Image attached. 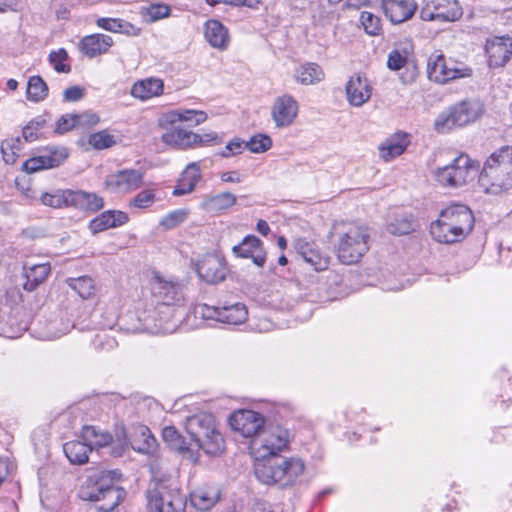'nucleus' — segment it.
<instances>
[{"label": "nucleus", "instance_id": "f257e3e1", "mask_svg": "<svg viewBox=\"0 0 512 512\" xmlns=\"http://www.w3.org/2000/svg\"><path fill=\"white\" fill-rule=\"evenodd\" d=\"M474 227L472 211L463 204H453L441 210L430 225V233L439 243L453 244L462 241Z\"/></svg>", "mask_w": 512, "mask_h": 512}, {"label": "nucleus", "instance_id": "f03ea898", "mask_svg": "<svg viewBox=\"0 0 512 512\" xmlns=\"http://www.w3.org/2000/svg\"><path fill=\"white\" fill-rule=\"evenodd\" d=\"M305 471V463L298 457H270L255 463L254 473L263 484L281 489L295 486Z\"/></svg>", "mask_w": 512, "mask_h": 512}, {"label": "nucleus", "instance_id": "7ed1b4c3", "mask_svg": "<svg viewBox=\"0 0 512 512\" xmlns=\"http://www.w3.org/2000/svg\"><path fill=\"white\" fill-rule=\"evenodd\" d=\"M479 185L485 193L498 194L512 186V147L503 146L486 160L479 174Z\"/></svg>", "mask_w": 512, "mask_h": 512}, {"label": "nucleus", "instance_id": "20e7f679", "mask_svg": "<svg viewBox=\"0 0 512 512\" xmlns=\"http://www.w3.org/2000/svg\"><path fill=\"white\" fill-rule=\"evenodd\" d=\"M81 499L94 504L98 512H118L117 507L126 498L124 488L114 485L107 476L89 477L79 491Z\"/></svg>", "mask_w": 512, "mask_h": 512}, {"label": "nucleus", "instance_id": "39448f33", "mask_svg": "<svg viewBox=\"0 0 512 512\" xmlns=\"http://www.w3.org/2000/svg\"><path fill=\"white\" fill-rule=\"evenodd\" d=\"M368 228L356 224L342 225L337 231L336 255L346 265L358 263L370 248Z\"/></svg>", "mask_w": 512, "mask_h": 512}, {"label": "nucleus", "instance_id": "423d86ee", "mask_svg": "<svg viewBox=\"0 0 512 512\" xmlns=\"http://www.w3.org/2000/svg\"><path fill=\"white\" fill-rule=\"evenodd\" d=\"M186 429L198 448L206 454L217 456L225 449V441L210 413H198L187 419Z\"/></svg>", "mask_w": 512, "mask_h": 512}, {"label": "nucleus", "instance_id": "0eeeda50", "mask_svg": "<svg viewBox=\"0 0 512 512\" xmlns=\"http://www.w3.org/2000/svg\"><path fill=\"white\" fill-rule=\"evenodd\" d=\"M478 172V164L467 154H460L449 164L437 167L433 171V177L441 187L456 189L472 182Z\"/></svg>", "mask_w": 512, "mask_h": 512}, {"label": "nucleus", "instance_id": "6e6552de", "mask_svg": "<svg viewBox=\"0 0 512 512\" xmlns=\"http://www.w3.org/2000/svg\"><path fill=\"white\" fill-rule=\"evenodd\" d=\"M290 432L279 425H265V427L250 442L251 453L256 462L264 461L270 457H278L279 453L289 448Z\"/></svg>", "mask_w": 512, "mask_h": 512}, {"label": "nucleus", "instance_id": "1a4fd4ad", "mask_svg": "<svg viewBox=\"0 0 512 512\" xmlns=\"http://www.w3.org/2000/svg\"><path fill=\"white\" fill-rule=\"evenodd\" d=\"M483 112L482 104L474 100H465L450 106L441 112L434 122L435 130L446 133L455 127H462L477 120Z\"/></svg>", "mask_w": 512, "mask_h": 512}, {"label": "nucleus", "instance_id": "9d476101", "mask_svg": "<svg viewBox=\"0 0 512 512\" xmlns=\"http://www.w3.org/2000/svg\"><path fill=\"white\" fill-rule=\"evenodd\" d=\"M147 512H185L186 495L164 483H156L146 491Z\"/></svg>", "mask_w": 512, "mask_h": 512}, {"label": "nucleus", "instance_id": "9b49d317", "mask_svg": "<svg viewBox=\"0 0 512 512\" xmlns=\"http://www.w3.org/2000/svg\"><path fill=\"white\" fill-rule=\"evenodd\" d=\"M427 73L431 81L445 84L451 80L470 76L471 69L447 60L442 54H434L428 59Z\"/></svg>", "mask_w": 512, "mask_h": 512}, {"label": "nucleus", "instance_id": "f8f14e48", "mask_svg": "<svg viewBox=\"0 0 512 512\" xmlns=\"http://www.w3.org/2000/svg\"><path fill=\"white\" fill-rule=\"evenodd\" d=\"M81 438L88 444L91 450L113 444V454L115 456H121L124 450L128 448V437L123 428L114 439L110 433L102 431L96 426L85 425L81 431Z\"/></svg>", "mask_w": 512, "mask_h": 512}, {"label": "nucleus", "instance_id": "ddd939ff", "mask_svg": "<svg viewBox=\"0 0 512 512\" xmlns=\"http://www.w3.org/2000/svg\"><path fill=\"white\" fill-rule=\"evenodd\" d=\"M463 15V9L457 0H431L420 11L423 21L455 22Z\"/></svg>", "mask_w": 512, "mask_h": 512}, {"label": "nucleus", "instance_id": "4468645a", "mask_svg": "<svg viewBox=\"0 0 512 512\" xmlns=\"http://www.w3.org/2000/svg\"><path fill=\"white\" fill-rule=\"evenodd\" d=\"M144 174L138 169H122L106 176L104 187L117 195L130 194L141 187Z\"/></svg>", "mask_w": 512, "mask_h": 512}, {"label": "nucleus", "instance_id": "2eb2a0df", "mask_svg": "<svg viewBox=\"0 0 512 512\" xmlns=\"http://www.w3.org/2000/svg\"><path fill=\"white\" fill-rule=\"evenodd\" d=\"M151 293L157 303L174 305L183 299V285L174 278L155 273L151 279Z\"/></svg>", "mask_w": 512, "mask_h": 512}, {"label": "nucleus", "instance_id": "dca6fc26", "mask_svg": "<svg viewBox=\"0 0 512 512\" xmlns=\"http://www.w3.org/2000/svg\"><path fill=\"white\" fill-rule=\"evenodd\" d=\"M68 155L67 148L63 146H48L40 150L38 155L27 159L23 163L22 169L31 174L43 169L58 167L67 159Z\"/></svg>", "mask_w": 512, "mask_h": 512}, {"label": "nucleus", "instance_id": "f3484780", "mask_svg": "<svg viewBox=\"0 0 512 512\" xmlns=\"http://www.w3.org/2000/svg\"><path fill=\"white\" fill-rule=\"evenodd\" d=\"M83 323L84 322H28V333L35 339L51 341L66 335L72 329L79 331L86 330V327L79 325Z\"/></svg>", "mask_w": 512, "mask_h": 512}, {"label": "nucleus", "instance_id": "a211bd4d", "mask_svg": "<svg viewBox=\"0 0 512 512\" xmlns=\"http://www.w3.org/2000/svg\"><path fill=\"white\" fill-rule=\"evenodd\" d=\"M194 318L201 320H247L248 312L243 304L229 307H214L198 304L193 310Z\"/></svg>", "mask_w": 512, "mask_h": 512}, {"label": "nucleus", "instance_id": "6ab92c4d", "mask_svg": "<svg viewBox=\"0 0 512 512\" xmlns=\"http://www.w3.org/2000/svg\"><path fill=\"white\" fill-rule=\"evenodd\" d=\"M231 428L246 438H254L265 427L262 414L253 410H239L229 418Z\"/></svg>", "mask_w": 512, "mask_h": 512}, {"label": "nucleus", "instance_id": "aec40b11", "mask_svg": "<svg viewBox=\"0 0 512 512\" xmlns=\"http://www.w3.org/2000/svg\"><path fill=\"white\" fill-rule=\"evenodd\" d=\"M299 104L289 94H283L275 98L271 107V118L277 128L291 126L298 116Z\"/></svg>", "mask_w": 512, "mask_h": 512}, {"label": "nucleus", "instance_id": "412c9836", "mask_svg": "<svg viewBox=\"0 0 512 512\" xmlns=\"http://www.w3.org/2000/svg\"><path fill=\"white\" fill-rule=\"evenodd\" d=\"M196 271L199 277L209 284L222 282L227 274L223 259L214 254H207L198 261Z\"/></svg>", "mask_w": 512, "mask_h": 512}, {"label": "nucleus", "instance_id": "4be33fe9", "mask_svg": "<svg viewBox=\"0 0 512 512\" xmlns=\"http://www.w3.org/2000/svg\"><path fill=\"white\" fill-rule=\"evenodd\" d=\"M384 15L393 24L406 22L417 10L415 0H381Z\"/></svg>", "mask_w": 512, "mask_h": 512}, {"label": "nucleus", "instance_id": "5701e85b", "mask_svg": "<svg viewBox=\"0 0 512 512\" xmlns=\"http://www.w3.org/2000/svg\"><path fill=\"white\" fill-rule=\"evenodd\" d=\"M490 67L504 66L512 55V38L495 37L488 40L485 46Z\"/></svg>", "mask_w": 512, "mask_h": 512}, {"label": "nucleus", "instance_id": "b1692460", "mask_svg": "<svg viewBox=\"0 0 512 512\" xmlns=\"http://www.w3.org/2000/svg\"><path fill=\"white\" fill-rule=\"evenodd\" d=\"M125 325H118L114 323L110 329H115L116 326L126 333L137 334L147 333L150 335H166L171 334L179 329L176 322H124Z\"/></svg>", "mask_w": 512, "mask_h": 512}, {"label": "nucleus", "instance_id": "393cba45", "mask_svg": "<svg viewBox=\"0 0 512 512\" xmlns=\"http://www.w3.org/2000/svg\"><path fill=\"white\" fill-rule=\"evenodd\" d=\"M232 251L236 257L251 258L258 267H263L266 262L263 242L254 235L246 236L240 244L233 247Z\"/></svg>", "mask_w": 512, "mask_h": 512}, {"label": "nucleus", "instance_id": "a878e982", "mask_svg": "<svg viewBox=\"0 0 512 512\" xmlns=\"http://www.w3.org/2000/svg\"><path fill=\"white\" fill-rule=\"evenodd\" d=\"M372 87L369 80L361 75L352 76L346 84V97L350 105L360 107L369 101Z\"/></svg>", "mask_w": 512, "mask_h": 512}, {"label": "nucleus", "instance_id": "bb28decb", "mask_svg": "<svg viewBox=\"0 0 512 512\" xmlns=\"http://www.w3.org/2000/svg\"><path fill=\"white\" fill-rule=\"evenodd\" d=\"M208 116L205 111L192 109H176L168 111L159 118V125L163 128L173 126L178 122H189L199 125L207 120Z\"/></svg>", "mask_w": 512, "mask_h": 512}, {"label": "nucleus", "instance_id": "cd10ccee", "mask_svg": "<svg viewBox=\"0 0 512 512\" xmlns=\"http://www.w3.org/2000/svg\"><path fill=\"white\" fill-rule=\"evenodd\" d=\"M51 273V265L49 262L45 263H25L22 268V275L25 279L23 289L27 292H32L37 289L39 285L44 283Z\"/></svg>", "mask_w": 512, "mask_h": 512}, {"label": "nucleus", "instance_id": "c85d7f7f", "mask_svg": "<svg viewBox=\"0 0 512 512\" xmlns=\"http://www.w3.org/2000/svg\"><path fill=\"white\" fill-rule=\"evenodd\" d=\"M113 39L106 34L95 33L83 37L79 43L80 51L89 58L106 54L113 46Z\"/></svg>", "mask_w": 512, "mask_h": 512}, {"label": "nucleus", "instance_id": "c756f323", "mask_svg": "<svg viewBox=\"0 0 512 512\" xmlns=\"http://www.w3.org/2000/svg\"><path fill=\"white\" fill-rule=\"evenodd\" d=\"M201 177L200 162L189 163L181 173L173 190V195L183 196L192 193Z\"/></svg>", "mask_w": 512, "mask_h": 512}, {"label": "nucleus", "instance_id": "7c9ffc66", "mask_svg": "<svg viewBox=\"0 0 512 512\" xmlns=\"http://www.w3.org/2000/svg\"><path fill=\"white\" fill-rule=\"evenodd\" d=\"M128 221L129 216L127 213L120 210H108L94 218L89 224V229L93 234H96L107 229L122 226Z\"/></svg>", "mask_w": 512, "mask_h": 512}, {"label": "nucleus", "instance_id": "2f4dec72", "mask_svg": "<svg viewBox=\"0 0 512 512\" xmlns=\"http://www.w3.org/2000/svg\"><path fill=\"white\" fill-rule=\"evenodd\" d=\"M409 142V135L407 133H394L379 146V155L388 162L400 156L407 148Z\"/></svg>", "mask_w": 512, "mask_h": 512}, {"label": "nucleus", "instance_id": "473e14b6", "mask_svg": "<svg viewBox=\"0 0 512 512\" xmlns=\"http://www.w3.org/2000/svg\"><path fill=\"white\" fill-rule=\"evenodd\" d=\"M164 82L160 78L149 77L135 82L131 88V95L141 101L149 100L163 94Z\"/></svg>", "mask_w": 512, "mask_h": 512}, {"label": "nucleus", "instance_id": "72a5a7b5", "mask_svg": "<svg viewBox=\"0 0 512 512\" xmlns=\"http://www.w3.org/2000/svg\"><path fill=\"white\" fill-rule=\"evenodd\" d=\"M197 137L192 131H188L179 127L167 129L162 135L161 140L164 144L176 149L194 148V142Z\"/></svg>", "mask_w": 512, "mask_h": 512}, {"label": "nucleus", "instance_id": "f704fd0d", "mask_svg": "<svg viewBox=\"0 0 512 512\" xmlns=\"http://www.w3.org/2000/svg\"><path fill=\"white\" fill-rule=\"evenodd\" d=\"M204 36L213 48L225 50L229 45L228 30L218 20L211 19L205 23Z\"/></svg>", "mask_w": 512, "mask_h": 512}, {"label": "nucleus", "instance_id": "c9c22d12", "mask_svg": "<svg viewBox=\"0 0 512 512\" xmlns=\"http://www.w3.org/2000/svg\"><path fill=\"white\" fill-rule=\"evenodd\" d=\"M237 198L231 192H222L215 195H206L201 203V208L209 213H218L234 206Z\"/></svg>", "mask_w": 512, "mask_h": 512}, {"label": "nucleus", "instance_id": "e433bc0d", "mask_svg": "<svg viewBox=\"0 0 512 512\" xmlns=\"http://www.w3.org/2000/svg\"><path fill=\"white\" fill-rule=\"evenodd\" d=\"M70 195L72 196L70 199L71 206L81 210L96 212L104 206L103 198L95 193L72 191Z\"/></svg>", "mask_w": 512, "mask_h": 512}, {"label": "nucleus", "instance_id": "4c0bfd02", "mask_svg": "<svg viewBox=\"0 0 512 512\" xmlns=\"http://www.w3.org/2000/svg\"><path fill=\"white\" fill-rule=\"evenodd\" d=\"M141 453L150 454L153 453L157 446V441L152 435L150 429L146 426H140L132 440L128 441V446Z\"/></svg>", "mask_w": 512, "mask_h": 512}, {"label": "nucleus", "instance_id": "58836bf2", "mask_svg": "<svg viewBox=\"0 0 512 512\" xmlns=\"http://www.w3.org/2000/svg\"><path fill=\"white\" fill-rule=\"evenodd\" d=\"M96 24L99 28L112 32L126 35L137 36L140 34V28L119 18H98Z\"/></svg>", "mask_w": 512, "mask_h": 512}, {"label": "nucleus", "instance_id": "ea45409f", "mask_svg": "<svg viewBox=\"0 0 512 512\" xmlns=\"http://www.w3.org/2000/svg\"><path fill=\"white\" fill-rule=\"evenodd\" d=\"M294 77L302 85H315L324 79L325 73L320 65L308 62L295 71Z\"/></svg>", "mask_w": 512, "mask_h": 512}, {"label": "nucleus", "instance_id": "a19ab883", "mask_svg": "<svg viewBox=\"0 0 512 512\" xmlns=\"http://www.w3.org/2000/svg\"><path fill=\"white\" fill-rule=\"evenodd\" d=\"M299 253L305 263L310 265L315 271H324L329 266V257L322 255L318 249L309 243L299 245Z\"/></svg>", "mask_w": 512, "mask_h": 512}, {"label": "nucleus", "instance_id": "79ce46f5", "mask_svg": "<svg viewBox=\"0 0 512 512\" xmlns=\"http://www.w3.org/2000/svg\"><path fill=\"white\" fill-rule=\"evenodd\" d=\"M63 451L70 461L71 464L82 465L88 462L89 460V452H91V448L88 444L83 440L82 441H69L66 442L63 446Z\"/></svg>", "mask_w": 512, "mask_h": 512}, {"label": "nucleus", "instance_id": "37998d69", "mask_svg": "<svg viewBox=\"0 0 512 512\" xmlns=\"http://www.w3.org/2000/svg\"><path fill=\"white\" fill-rule=\"evenodd\" d=\"M66 283L82 299H91L95 295V281L89 276L71 277L66 280Z\"/></svg>", "mask_w": 512, "mask_h": 512}, {"label": "nucleus", "instance_id": "c03bdc74", "mask_svg": "<svg viewBox=\"0 0 512 512\" xmlns=\"http://www.w3.org/2000/svg\"><path fill=\"white\" fill-rule=\"evenodd\" d=\"M410 53L411 45L409 43L395 47L388 54L387 67L393 71L402 69L406 66Z\"/></svg>", "mask_w": 512, "mask_h": 512}, {"label": "nucleus", "instance_id": "a18cd8bd", "mask_svg": "<svg viewBox=\"0 0 512 512\" xmlns=\"http://www.w3.org/2000/svg\"><path fill=\"white\" fill-rule=\"evenodd\" d=\"M27 98L32 102H40L48 95V86L40 76H31L27 84Z\"/></svg>", "mask_w": 512, "mask_h": 512}, {"label": "nucleus", "instance_id": "49530a36", "mask_svg": "<svg viewBox=\"0 0 512 512\" xmlns=\"http://www.w3.org/2000/svg\"><path fill=\"white\" fill-rule=\"evenodd\" d=\"M72 190H57L53 193H43L41 195V202L45 206H49L52 208H63L71 206L70 199Z\"/></svg>", "mask_w": 512, "mask_h": 512}, {"label": "nucleus", "instance_id": "de8ad7c7", "mask_svg": "<svg viewBox=\"0 0 512 512\" xmlns=\"http://www.w3.org/2000/svg\"><path fill=\"white\" fill-rule=\"evenodd\" d=\"M23 140L20 137L6 139L1 144L3 160L7 164H13L22 150Z\"/></svg>", "mask_w": 512, "mask_h": 512}, {"label": "nucleus", "instance_id": "09e8293b", "mask_svg": "<svg viewBox=\"0 0 512 512\" xmlns=\"http://www.w3.org/2000/svg\"><path fill=\"white\" fill-rule=\"evenodd\" d=\"M162 438L172 449L177 451L188 450L185 438L174 426H166L162 430Z\"/></svg>", "mask_w": 512, "mask_h": 512}, {"label": "nucleus", "instance_id": "8fccbe9b", "mask_svg": "<svg viewBox=\"0 0 512 512\" xmlns=\"http://www.w3.org/2000/svg\"><path fill=\"white\" fill-rule=\"evenodd\" d=\"M156 202L154 189H143L138 192L128 203L131 209H148Z\"/></svg>", "mask_w": 512, "mask_h": 512}, {"label": "nucleus", "instance_id": "3c124183", "mask_svg": "<svg viewBox=\"0 0 512 512\" xmlns=\"http://www.w3.org/2000/svg\"><path fill=\"white\" fill-rule=\"evenodd\" d=\"M88 143L97 150L110 148L116 144L115 136L107 130L98 131L89 135Z\"/></svg>", "mask_w": 512, "mask_h": 512}, {"label": "nucleus", "instance_id": "603ef678", "mask_svg": "<svg viewBox=\"0 0 512 512\" xmlns=\"http://www.w3.org/2000/svg\"><path fill=\"white\" fill-rule=\"evenodd\" d=\"M24 332H28V322H0L1 337L16 339Z\"/></svg>", "mask_w": 512, "mask_h": 512}, {"label": "nucleus", "instance_id": "864d4df0", "mask_svg": "<svg viewBox=\"0 0 512 512\" xmlns=\"http://www.w3.org/2000/svg\"><path fill=\"white\" fill-rule=\"evenodd\" d=\"M360 23L370 36H377L382 30L380 18L369 11L361 12Z\"/></svg>", "mask_w": 512, "mask_h": 512}, {"label": "nucleus", "instance_id": "5fc2aeb1", "mask_svg": "<svg viewBox=\"0 0 512 512\" xmlns=\"http://www.w3.org/2000/svg\"><path fill=\"white\" fill-rule=\"evenodd\" d=\"M171 8L167 4L153 3L145 8L144 16L150 22H156L170 16Z\"/></svg>", "mask_w": 512, "mask_h": 512}, {"label": "nucleus", "instance_id": "6e6d98bb", "mask_svg": "<svg viewBox=\"0 0 512 512\" xmlns=\"http://www.w3.org/2000/svg\"><path fill=\"white\" fill-rule=\"evenodd\" d=\"M387 230L393 235H406L413 231V223L406 216L396 217L387 225Z\"/></svg>", "mask_w": 512, "mask_h": 512}, {"label": "nucleus", "instance_id": "4d7b16f0", "mask_svg": "<svg viewBox=\"0 0 512 512\" xmlns=\"http://www.w3.org/2000/svg\"><path fill=\"white\" fill-rule=\"evenodd\" d=\"M246 148L252 153H263L269 150L272 146V139L264 134H258L250 138L249 141L245 142Z\"/></svg>", "mask_w": 512, "mask_h": 512}, {"label": "nucleus", "instance_id": "13d9d810", "mask_svg": "<svg viewBox=\"0 0 512 512\" xmlns=\"http://www.w3.org/2000/svg\"><path fill=\"white\" fill-rule=\"evenodd\" d=\"M226 324L233 325L231 330L234 331H255V332H269L273 329V322H260L250 325L248 322H225Z\"/></svg>", "mask_w": 512, "mask_h": 512}, {"label": "nucleus", "instance_id": "bf43d9fd", "mask_svg": "<svg viewBox=\"0 0 512 512\" xmlns=\"http://www.w3.org/2000/svg\"><path fill=\"white\" fill-rule=\"evenodd\" d=\"M67 58V52L62 48L49 54V62L58 73L70 72V66L66 64Z\"/></svg>", "mask_w": 512, "mask_h": 512}, {"label": "nucleus", "instance_id": "052dcab7", "mask_svg": "<svg viewBox=\"0 0 512 512\" xmlns=\"http://www.w3.org/2000/svg\"><path fill=\"white\" fill-rule=\"evenodd\" d=\"M188 216V211L184 209H178L170 212L160 221V225L165 229H172L183 223Z\"/></svg>", "mask_w": 512, "mask_h": 512}, {"label": "nucleus", "instance_id": "680f3d73", "mask_svg": "<svg viewBox=\"0 0 512 512\" xmlns=\"http://www.w3.org/2000/svg\"><path fill=\"white\" fill-rule=\"evenodd\" d=\"M191 502L199 510H208L216 503V498L208 492L198 491L191 495Z\"/></svg>", "mask_w": 512, "mask_h": 512}, {"label": "nucleus", "instance_id": "e2e57ef3", "mask_svg": "<svg viewBox=\"0 0 512 512\" xmlns=\"http://www.w3.org/2000/svg\"><path fill=\"white\" fill-rule=\"evenodd\" d=\"M80 118L81 116L77 114L62 115L56 123L55 132L64 134L72 130L79 123Z\"/></svg>", "mask_w": 512, "mask_h": 512}, {"label": "nucleus", "instance_id": "0e129e2a", "mask_svg": "<svg viewBox=\"0 0 512 512\" xmlns=\"http://www.w3.org/2000/svg\"><path fill=\"white\" fill-rule=\"evenodd\" d=\"M245 148V141H242L239 138H234L224 147L219 155L223 158H229L241 154Z\"/></svg>", "mask_w": 512, "mask_h": 512}, {"label": "nucleus", "instance_id": "69168bd1", "mask_svg": "<svg viewBox=\"0 0 512 512\" xmlns=\"http://www.w3.org/2000/svg\"><path fill=\"white\" fill-rule=\"evenodd\" d=\"M42 126V122L38 120H33L29 122L22 131V137L25 142H33L38 139L40 129Z\"/></svg>", "mask_w": 512, "mask_h": 512}, {"label": "nucleus", "instance_id": "338daca9", "mask_svg": "<svg viewBox=\"0 0 512 512\" xmlns=\"http://www.w3.org/2000/svg\"><path fill=\"white\" fill-rule=\"evenodd\" d=\"M85 95V89L80 86H71L64 90V102H77L80 101Z\"/></svg>", "mask_w": 512, "mask_h": 512}, {"label": "nucleus", "instance_id": "774afa93", "mask_svg": "<svg viewBox=\"0 0 512 512\" xmlns=\"http://www.w3.org/2000/svg\"><path fill=\"white\" fill-rule=\"evenodd\" d=\"M195 136L197 137L194 142V147L201 146V145H207L209 143H221V139L218 136L216 132H208L204 134H197L195 133Z\"/></svg>", "mask_w": 512, "mask_h": 512}]
</instances>
